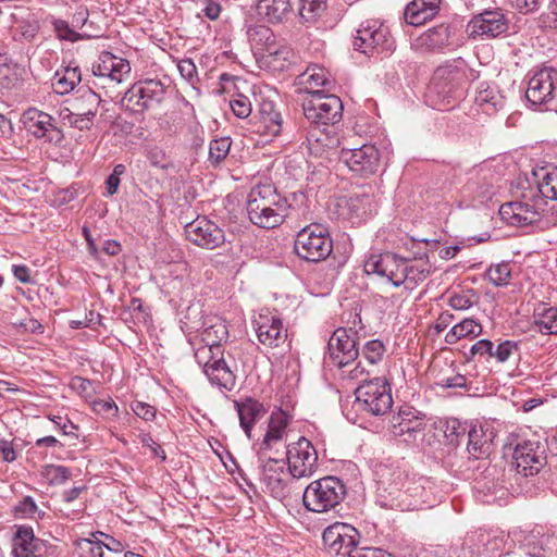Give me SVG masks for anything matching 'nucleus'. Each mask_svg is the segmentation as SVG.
<instances>
[{
    "label": "nucleus",
    "mask_w": 557,
    "mask_h": 557,
    "mask_svg": "<svg viewBox=\"0 0 557 557\" xmlns=\"http://www.w3.org/2000/svg\"><path fill=\"white\" fill-rule=\"evenodd\" d=\"M306 202L304 193H293L283 197L270 182L255 185L248 195L247 213L249 220L262 228H274L288 216L304 211Z\"/></svg>",
    "instance_id": "f257e3e1"
},
{
    "label": "nucleus",
    "mask_w": 557,
    "mask_h": 557,
    "mask_svg": "<svg viewBox=\"0 0 557 557\" xmlns=\"http://www.w3.org/2000/svg\"><path fill=\"white\" fill-rule=\"evenodd\" d=\"M346 495V486L336 476H325L311 482L305 490V507L313 512H324L336 507Z\"/></svg>",
    "instance_id": "f03ea898"
},
{
    "label": "nucleus",
    "mask_w": 557,
    "mask_h": 557,
    "mask_svg": "<svg viewBox=\"0 0 557 557\" xmlns=\"http://www.w3.org/2000/svg\"><path fill=\"white\" fill-rule=\"evenodd\" d=\"M195 359L202 367L211 384L228 392L235 388L236 375L226 363L222 347H211L202 343L195 350Z\"/></svg>",
    "instance_id": "7ed1b4c3"
},
{
    "label": "nucleus",
    "mask_w": 557,
    "mask_h": 557,
    "mask_svg": "<svg viewBox=\"0 0 557 557\" xmlns=\"http://www.w3.org/2000/svg\"><path fill=\"white\" fill-rule=\"evenodd\" d=\"M333 249L329 232L320 224H311L298 232L294 250L296 255L309 262L326 259Z\"/></svg>",
    "instance_id": "20e7f679"
},
{
    "label": "nucleus",
    "mask_w": 557,
    "mask_h": 557,
    "mask_svg": "<svg viewBox=\"0 0 557 557\" xmlns=\"http://www.w3.org/2000/svg\"><path fill=\"white\" fill-rule=\"evenodd\" d=\"M352 46L364 54L391 52L395 49V40L388 26L379 20L362 22L354 37Z\"/></svg>",
    "instance_id": "39448f33"
},
{
    "label": "nucleus",
    "mask_w": 557,
    "mask_h": 557,
    "mask_svg": "<svg viewBox=\"0 0 557 557\" xmlns=\"http://www.w3.org/2000/svg\"><path fill=\"white\" fill-rule=\"evenodd\" d=\"M355 395L359 407L373 416H383L393 406L391 386L384 377L363 380Z\"/></svg>",
    "instance_id": "423d86ee"
},
{
    "label": "nucleus",
    "mask_w": 557,
    "mask_h": 557,
    "mask_svg": "<svg viewBox=\"0 0 557 557\" xmlns=\"http://www.w3.org/2000/svg\"><path fill=\"white\" fill-rule=\"evenodd\" d=\"M166 86L159 79L135 83L123 96L122 107L132 112H144L159 106L165 98Z\"/></svg>",
    "instance_id": "0eeeda50"
},
{
    "label": "nucleus",
    "mask_w": 557,
    "mask_h": 557,
    "mask_svg": "<svg viewBox=\"0 0 557 557\" xmlns=\"http://www.w3.org/2000/svg\"><path fill=\"white\" fill-rule=\"evenodd\" d=\"M306 119L315 125L338 123L343 116V102L333 94L314 92L302 101Z\"/></svg>",
    "instance_id": "6e6552de"
},
{
    "label": "nucleus",
    "mask_w": 557,
    "mask_h": 557,
    "mask_svg": "<svg viewBox=\"0 0 557 557\" xmlns=\"http://www.w3.org/2000/svg\"><path fill=\"white\" fill-rule=\"evenodd\" d=\"M546 446L539 440H520L512 451V466L525 478L533 476L546 465Z\"/></svg>",
    "instance_id": "1a4fd4ad"
},
{
    "label": "nucleus",
    "mask_w": 557,
    "mask_h": 557,
    "mask_svg": "<svg viewBox=\"0 0 557 557\" xmlns=\"http://www.w3.org/2000/svg\"><path fill=\"white\" fill-rule=\"evenodd\" d=\"M283 457L289 474L295 479L310 476L317 468V450L306 437H300L297 442L285 446Z\"/></svg>",
    "instance_id": "9d476101"
},
{
    "label": "nucleus",
    "mask_w": 557,
    "mask_h": 557,
    "mask_svg": "<svg viewBox=\"0 0 557 557\" xmlns=\"http://www.w3.org/2000/svg\"><path fill=\"white\" fill-rule=\"evenodd\" d=\"M364 272L385 277L395 287L406 283V259L393 252H370L364 261Z\"/></svg>",
    "instance_id": "9b49d317"
},
{
    "label": "nucleus",
    "mask_w": 557,
    "mask_h": 557,
    "mask_svg": "<svg viewBox=\"0 0 557 557\" xmlns=\"http://www.w3.org/2000/svg\"><path fill=\"white\" fill-rule=\"evenodd\" d=\"M259 476L267 491L275 498L286 496L287 473L284 457L268 456L267 453L258 451Z\"/></svg>",
    "instance_id": "f8f14e48"
},
{
    "label": "nucleus",
    "mask_w": 557,
    "mask_h": 557,
    "mask_svg": "<svg viewBox=\"0 0 557 557\" xmlns=\"http://www.w3.org/2000/svg\"><path fill=\"white\" fill-rule=\"evenodd\" d=\"M377 492L381 506L386 508H401L399 497L405 485L407 474L399 467L380 465L376 469Z\"/></svg>",
    "instance_id": "ddd939ff"
},
{
    "label": "nucleus",
    "mask_w": 557,
    "mask_h": 557,
    "mask_svg": "<svg viewBox=\"0 0 557 557\" xmlns=\"http://www.w3.org/2000/svg\"><path fill=\"white\" fill-rule=\"evenodd\" d=\"M327 349L336 366H348L359 356L357 331L354 327L336 329L329 339Z\"/></svg>",
    "instance_id": "4468645a"
},
{
    "label": "nucleus",
    "mask_w": 557,
    "mask_h": 557,
    "mask_svg": "<svg viewBox=\"0 0 557 557\" xmlns=\"http://www.w3.org/2000/svg\"><path fill=\"white\" fill-rule=\"evenodd\" d=\"M341 160L351 172L368 177L379 170L381 157L375 146L366 144L359 148L342 149Z\"/></svg>",
    "instance_id": "2eb2a0df"
},
{
    "label": "nucleus",
    "mask_w": 557,
    "mask_h": 557,
    "mask_svg": "<svg viewBox=\"0 0 557 557\" xmlns=\"http://www.w3.org/2000/svg\"><path fill=\"white\" fill-rule=\"evenodd\" d=\"M185 234L189 242L205 249H215L225 243L224 231L206 216L186 224Z\"/></svg>",
    "instance_id": "dca6fc26"
},
{
    "label": "nucleus",
    "mask_w": 557,
    "mask_h": 557,
    "mask_svg": "<svg viewBox=\"0 0 557 557\" xmlns=\"http://www.w3.org/2000/svg\"><path fill=\"white\" fill-rule=\"evenodd\" d=\"M27 131L36 138H46L52 144H60L64 139L63 132L57 126L54 117L36 108L28 109L24 115Z\"/></svg>",
    "instance_id": "f3484780"
},
{
    "label": "nucleus",
    "mask_w": 557,
    "mask_h": 557,
    "mask_svg": "<svg viewBox=\"0 0 557 557\" xmlns=\"http://www.w3.org/2000/svg\"><path fill=\"white\" fill-rule=\"evenodd\" d=\"M359 536L357 529L350 524L337 522L323 531L322 540L330 553L347 557L346 552L357 544Z\"/></svg>",
    "instance_id": "a211bd4d"
},
{
    "label": "nucleus",
    "mask_w": 557,
    "mask_h": 557,
    "mask_svg": "<svg viewBox=\"0 0 557 557\" xmlns=\"http://www.w3.org/2000/svg\"><path fill=\"white\" fill-rule=\"evenodd\" d=\"M557 71L553 67H544L536 71L529 79L525 90L527 100L533 106L546 103L553 98Z\"/></svg>",
    "instance_id": "6ab92c4d"
},
{
    "label": "nucleus",
    "mask_w": 557,
    "mask_h": 557,
    "mask_svg": "<svg viewBox=\"0 0 557 557\" xmlns=\"http://www.w3.org/2000/svg\"><path fill=\"white\" fill-rule=\"evenodd\" d=\"M470 36L473 38H495L508 29V22L499 11H484L469 23Z\"/></svg>",
    "instance_id": "aec40b11"
},
{
    "label": "nucleus",
    "mask_w": 557,
    "mask_h": 557,
    "mask_svg": "<svg viewBox=\"0 0 557 557\" xmlns=\"http://www.w3.org/2000/svg\"><path fill=\"white\" fill-rule=\"evenodd\" d=\"M253 329L261 344L268 347H277L287 337V330L282 320L271 313H260L252 321Z\"/></svg>",
    "instance_id": "412c9836"
},
{
    "label": "nucleus",
    "mask_w": 557,
    "mask_h": 557,
    "mask_svg": "<svg viewBox=\"0 0 557 557\" xmlns=\"http://www.w3.org/2000/svg\"><path fill=\"white\" fill-rule=\"evenodd\" d=\"M91 72L99 79L121 83L126 75H129L131 65L127 60L103 51L100 53L98 61L92 64Z\"/></svg>",
    "instance_id": "4be33fe9"
},
{
    "label": "nucleus",
    "mask_w": 557,
    "mask_h": 557,
    "mask_svg": "<svg viewBox=\"0 0 557 557\" xmlns=\"http://www.w3.org/2000/svg\"><path fill=\"white\" fill-rule=\"evenodd\" d=\"M255 132L268 137H276L283 128V117L276 110L275 103L269 99H262L258 112L253 116Z\"/></svg>",
    "instance_id": "5701e85b"
},
{
    "label": "nucleus",
    "mask_w": 557,
    "mask_h": 557,
    "mask_svg": "<svg viewBox=\"0 0 557 557\" xmlns=\"http://www.w3.org/2000/svg\"><path fill=\"white\" fill-rule=\"evenodd\" d=\"M289 421V416L283 410L273 411L270 416L268 430L258 451L267 453L275 450V454H277L280 451L278 446H283L287 437Z\"/></svg>",
    "instance_id": "b1692460"
},
{
    "label": "nucleus",
    "mask_w": 557,
    "mask_h": 557,
    "mask_svg": "<svg viewBox=\"0 0 557 557\" xmlns=\"http://www.w3.org/2000/svg\"><path fill=\"white\" fill-rule=\"evenodd\" d=\"M423 418L418 416V411L412 407H401L397 414H394L389 421V429L394 436H407L405 441L416 437L417 433L424 430Z\"/></svg>",
    "instance_id": "393cba45"
},
{
    "label": "nucleus",
    "mask_w": 557,
    "mask_h": 557,
    "mask_svg": "<svg viewBox=\"0 0 557 557\" xmlns=\"http://www.w3.org/2000/svg\"><path fill=\"white\" fill-rule=\"evenodd\" d=\"M498 213L503 221L513 226H527L540 220V213L534 206L522 201L503 203Z\"/></svg>",
    "instance_id": "a878e982"
},
{
    "label": "nucleus",
    "mask_w": 557,
    "mask_h": 557,
    "mask_svg": "<svg viewBox=\"0 0 557 557\" xmlns=\"http://www.w3.org/2000/svg\"><path fill=\"white\" fill-rule=\"evenodd\" d=\"M247 37L256 58L261 61L267 53L277 55L276 37L271 28L264 25H253L247 29Z\"/></svg>",
    "instance_id": "bb28decb"
},
{
    "label": "nucleus",
    "mask_w": 557,
    "mask_h": 557,
    "mask_svg": "<svg viewBox=\"0 0 557 557\" xmlns=\"http://www.w3.org/2000/svg\"><path fill=\"white\" fill-rule=\"evenodd\" d=\"M234 407L238 413L242 429L248 438H250L253 425L265 416L268 408L262 403L251 397L235 400Z\"/></svg>",
    "instance_id": "cd10ccee"
},
{
    "label": "nucleus",
    "mask_w": 557,
    "mask_h": 557,
    "mask_svg": "<svg viewBox=\"0 0 557 557\" xmlns=\"http://www.w3.org/2000/svg\"><path fill=\"white\" fill-rule=\"evenodd\" d=\"M332 84L327 72L324 67L319 65L308 66L301 74L296 78V86L299 92L307 94L308 97L314 92H324L319 89L320 87H326Z\"/></svg>",
    "instance_id": "c85d7f7f"
},
{
    "label": "nucleus",
    "mask_w": 557,
    "mask_h": 557,
    "mask_svg": "<svg viewBox=\"0 0 557 557\" xmlns=\"http://www.w3.org/2000/svg\"><path fill=\"white\" fill-rule=\"evenodd\" d=\"M441 0H412L404 12L407 24L420 26L436 16L440 11Z\"/></svg>",
    "instance_id": "c756f323"
},
{
    "label": "nucleus",
    "mask_w": 557,
    "mask_h": 557,
    "mask_svg": "<svg viewBox=\"0 0 557 557\" xmlns=\"http://www.w3.org/2000/svg\"><path fill=\"white\" fill-rule=\"evenodd\" d=\"M451 30L449 25L440 24L422 33L416 40L418 49L428 51L442 50L450 45Z\"/></svg>",
    "instance_id": "7c9ffc66"
},
{
    "label": "nucleus",
    "mask_w": 557,
    "mask_h": 557,
    "mask_svg": "<svg viewBox=\"0 0 557 557\" xmlns=\"http://www.w3.org/2000/svg\"><path fill=\"white\" fill-rule=\"evenodd\" d=\"M40 540L34 534L29 525H17L13 537L14 557H29L38 549Z\"/></svg>",
    "instance_id": "2f4dec72"
},
{
    "label": "nucleus",
    "mask_w": 557,
    "mask_h": 557,
    "mask_svg": "<svg viewBox=\"0 0 557 557\" xmlns=\"http://www.w3.org/2000/svg\"><path fill=\"white\" fill-rule=\"evenodd\" d=\"M290 10L289 0H259L256 11L268 23H280Z\"/></svg>",
    "instance_id": "473e14b6"
},
{
    "label": "nucleus",
    "mask_w": 557,
    "mask_h": 557,
    "mask_svg": "<svg viewBox=\"0 0 557 557\" xmlns=\"http://www.w3.org/2000/svg\"><path fill=\"white\" fill-rule=\"evenodd\" d=\"M81 81L82 73L79 66L69 65L54 73L51 79V85L57 94L66 95L71 92Z\"/></svg>",
    "instance_id": "72a5a7b5"
},
{
    "label": "nucleus",
    "mask_w": 557,
    "mask_h": 557,
    "mask_svg": "<svg viewBox=\"0 0 557 557\" xmlns=\"http://www.w3.org/2000/svg\"><path fill=\"white\" fill-rule=\"evenodd\" d=\"M492 433L490 436L486 435L483 426L473 425L468 431V446L467 449L469 454L474 459L483 458L484 456H488L491 453L492 445Z\"/></svg>",
    "instance_id": "f704fd0d"
},
{
    "label": "nucleus",
    "mask_w": 557,
    "mask_h": 557,
    "mask_svg": "<svg viewBox=\"0 0 557 557\" xmlns=\"http://www.w3.org/2000/svg\"><path fill=\"white\" fill-rule=\"evenodd\" d=\"M77 94L73 108L78 112V115L96 116L101 102L100 96L89 87L78 89Z\"/></svg>",
    "instance_id": "c9c22d12"
},
{
    "label": "nucleus",
    "mask_w": 557,
    "mask_h": 557,
    "mask_svg": "<svg viewBox=\"0 0 557 557\" xmlns=\"http://www.w3.org/2000/svg\"><path fill=\"white\" fill-rule=\"evenodd\" d=\"M475 102L486 111H497L505 106V97L495 87L482 83L479 86Z\"/></svg>",
    "instance_id": "e433bc0d"
},
{
    "label": "nucleus",
    "mask_w": 557,
    "mask_h": 557,
    "mask_svg": "<svg viewBox=\"0 0 557 557\" xmlns=\"http://www.w3.org/2000/svg\"><path fill=\"white\" fill-rule=\"evenodd\" d=\"M534 324L543 334H557V308L539 305L534 310Z\"/></svg>",
    "instance_id": "4c0bfd02"
},
{
    "label": "nucleus",
    "mask_w": 557,
    "mask_h": 557,
    "mask_svg": "<svg viewBox=\"0 0 557 557\" xmlns=\"http://www.w3.org/2000/svg\"><path fill=\"white\" fill-rule=\"evenodd\" d=\"M482 333V325L473 319H463L455 324L445 335V342L449 345L457 343L459 339L473 336L476 337Z\"/></svg>",
    "instance_id": "58836bf2"
},
{
    "label": "nucleus",
    "mask_w": 557,
    "mask_h": 557,
    "mask_svg": "<svg viewBox=\"0 0 557 557\" xmlns=\"http://www.w3.org/2000/svg\"><path fill=\"white\" fill-rule=\"evenodd\" d=\"M299 17L305 23H314L324 15L327 10V0H298Z\"/></svg>",
    "instance_id": "ea45409f"
},
{
    "label": "nucleus",
    "mask_w": 557,
    "mask_h": 557,
    "mask_svg": "<svg viewBox=\"0 0 557 557\" xmlns=\"http://www.w3.org/2000/svg\"><path fill=\"white\" fill-rule=\"evenodd\" d=\"M537 177V188L541 195L550 200H557V169L550 171L541 169L534 172Z\"/></svg>",
    "instance_id": "a19ab883"
},
{
    "label": "nucleus",
    "mask_w": 557,
    "mask_h": 557,
    "mask_svg": "<svg viewBox=\"0 0 557 557\" xmlns=\"http://www.w3.org/2000/svg\"><path fill=\"white\" fill-rule=\"evenodd\" d=\"M432 273V265L429 260L416 259L410 262L406 259V269L404 275L406 283L416 285L418 282L425 280Z\"/></svg>",
    "instance_id": "79ce46f5"
},
{
    "label": "nucleus",
    "mask_w": 557,
    "mask_h": 557,
    "mask_svg": "<svg viewBox=\"0 0 557 557\" xmlns=\"http://www.w3.org/2000/svg\"><path fill=\"white\" fill-rule=\"evenodd\" d=\"M228 337L227 326L222 320L207 326L201 333V342L211 347H222L221 343Z\"/></svg>",
    "instance_id": "37998d69"
},
{
    "label": "nucleus",
    "mask_w": 557,
    "mask_h": 557,
    "mask_svg": "<svg viewBox=\"0 0 557 557\" xmlns=\"http://www.w3.org/2000/svg\"><path fill=\"white\" fill-rule=\"evenodd\" d=\"M307 141L310 151L318 154L325 148H333L336 144V138L329 136V134L323 131L314 128L308 132Z\"/></svg>",
    "instance_id": "c03bdc74"
},
{
    "label": "nucleus",
    "mask_w": 557,
    "mask_h": 557,
    "mask_svg": "<svg viewBox=\"0 0 557 557\" xmlns=\"http://www.w3.org/2000/svg\"><path fill=\"white\" fill-rule=\"evenodd\" d=\"M277 55H270L267 53L265 57L261 60L268 66H271L273 70L283 71L290 64V58L293 57V51L290 48L282 45H276Z\"/></svg>",
    "instance_id": "a18cd8bd"
},
{
    "label": "nucleus",
    "mask_w": 557,
    "mask_h": 557,
    "mask_svg": "<svg viewBox=\"0 0 557 557\" xmlns=\"http://www.w3.org/2000/svg\"><path fill=\"white\" fill-rule=\"evenodd\" d=\"M231 145L232 141L230 137H221L211 140L209 146V161L214 165H219L227 157Z\"/></svg>",
    "instance_id": "49530a36"
},
{
    "label": "nucleus",
    "mask_w": 557,
    "mask_h": 557,
    "mask_svg": "<svg viewBox=\"0 0 557 557\" xmlns=\"http://www.w3.org/2000/svg\"><path fill=\"white\" fill-rule=\"evenodd\" d=\"M511 275V267L509 262H500L493 264L486 271V276L495 286H506Z\"/></svg>",
    "instance_id": "de8ad7c7"
},
{
    "label": "nucleus",
    "mask_w": 557,
    "mask_h": 557,
    "mask_svg": "<svg viewBox=\"0 0 557 557\" xmlns=\"http://www.w3.org/2000/svg\"><path fill=\"white\" fill-rule=\"evenodd\" d=\"M385 346L380 339H372L363 346L362 355L371 364H376L385 354Z\"/></svg>",
    "instance_id": "09e8293b"
},
{
    "label": "nucleus",
    "mask_w": 557,
    "mask_h": 557,
    "mask_svg": "<svg viewBox=\"0 0 557 557\" xmlns=\"http://www.w3.org/2000/svg\"><path fill=\"white\" fill-rule=\"evenodd\" d=\"M42 474L50 484H62L70 478V471L66 467L55 465L45 466Z\"/></svg>",
    "instance_id": "8fccbe9b"
},
{
    "label": "nucleus",
    "mask_w": 557,
    "mask_h": 557,
    "mask_svg": "<svg viewBox=\"0 0 557 557\" xmlns=\"http://www.w3.org/2000/svg\"><path fill=\"white\" fill-rule=\"evenodd\" d=\"M52 26H53L55 36L60 40H67V41L74 42V41L82 39V36L78 33H76L75 30H73L70 27L69 23L64 20L53 18Z\"/></svg>",
    "instance_id": "3c124183"
},
{
    "label": "nucleus",
    "mask_w": 557,
    "mask_h": 557,
    "mask_svg": "<svg viewBox=\"0 0 557 557\" xmlns=\"http://www.w3.org/2000/svg\"><path fill=\"white\" fill-rule=\"evenodd\" d=\"M233 113L239 119L248 117L252 112L251 102L248 97L239 94L230 101Z\"/></svg>",
    "instance_id": "603ef678"
},
{
    "label": "nucleus",
    "mask_w": 557,
    "mask_h": 557,
    "mask_svg": "<svg viewBox=\"0 0 557 557\" xmlns=\"http://www.w3.org/2000/svg\"><path fill=\"white\" fill-rule=\"evenodd\" d=\"M519 557H548L549 550L546 549L539 541H528L519 547Z\"/></svg>",
    "instance_id": "864d4df0"
},
{
    "label": "nucleus",
    "mask_w": 557,
    "mask_h": 557,
    "mask_svg": "<svg viewBox=\"0 0 557 557\" xmlns=\"http://www.w3.org/2000/svg\"><path fill=\"white\" fill-rule=\"evenodd\" d=\"M347 557H394L392 554L376 547L359 546L358 543L346 552Z\"/></svg>",
    "instance_id": "5fc2aeb1"
},
{
    "label": "nucleus",
    "mask_w": 557,
    "mask_h": 557,
    "mask_svg": "<svg viewBox=\"0 0 557 557\" xmlns=\"http://www.w3.org/2000/svg\"><path fill=\"white\" fill-rule=\"evenodd\" d=\"M146 157L150 164L154 168L166 170L171 165L169 157L166 156L164 150L157 146L148 148Z\"/></svg>",
    "instance_id": "6e6d98bb"
},
{
    "label": "nucleus",
    "mask_w": 557,
    "mask_h": 557,
    "mask_svg": "<svg viewBox=\"0 0 557 557\" xmlns=\"http://www.w3.org/2000/svg\"><path fill=\"white\" fill-rule=\"evenodd\" d=\"M39 30V25L36 21H23L15 29L14 37L20 36L21 39L32 41Z\"/></svg>",
    "instance_id": "4d7b16f0"
},
{
    "label": "nucleus",
    "mask_w": 557,
    "mask_h": 557,
    "mask_svg": "<svg viewBox=\"0 0 557 557\" xmlns=\"http://www.w3.org/2000/svg\"><path fill=\"white\" fill-rule=\"evenodd\" d=\"M79 548L84 552L85 557H102L103 543L90 539H82L77 543Z\"/></svg>",
    "instance_id": "13d9d810"
},
{
    "label": "nucleus",
    "mask_w": 557,
    "mask_h": 557,
    "mask_svg": "<svg viewBox=\"0 0 557 557\" xmlns=\"http://www.w3.org/2000/svg\"><path fill=\"white\" fill-rule=\"evenodd\" d=\"M38 507L30 496H25L14 506V513L21 515L27 518H34V515L37 512Z\"/></svg>",
    "instance_id": "bf43d9fd"
},
{
    "label": "nucleus",
    "mask_w": 557,
    "mask_h": 557,
    "mask_svg": "<svg viewBox=\"0 0 557 557\" xmlns=\"http://www.w3.org/2000/svg\"><path fill=\"white\" fill-rule=\"evenodd\" d=\"M131 408L137 417L146 421H152L156 417V408L147 403L135 400L131 404Z\"/></svg>",
    "instance_id": "052dcab7"
},
{
    "label": "nucleus",
    "mask_w": 557,
    "mask_h": 557,
    "mask_svg": "<svg viewBox=\"0 0 557 557\" xmlns=\"http://www.w3.org/2000/svg\"><path fill=\"white\" fill-rule=\"evenodd\" d=\"M49 419L63 433V435L77 437L76 431L78 426L66 417L50 416Z\"/></svg>",
    "instance_id": "680f3d73"
},
{
    "label": "nucleus",
    "mask_w": 557,
    "mask_h": 557,
    "mask_svg": "<svg viewBox=\"0 0 557 557\" xmlns=\"http://www.w3.org/2000/svg\"><path fill=\"white\" fill-rule=\"evenodd\" d=\"M518 349V343L512 341H505L500 343L496 350L493 351V356L495 357L499 362H505L509 359L511 354Z\"/></svg>",
    "instance_id": "e2e57ef3"
},
{
    "label": "nucleus",
    "mask_w": 557,
    "mask_h": 557,
    "mask_svg": "<svg viewBox=\"0 0 557 557\" xmlns=\"http://www.w3.org/2000/svg\"><path fill=\"white\" fill-rule=\"evenodd\" d=\"M436 384L442 388H463L467 386V379L462 374H455L453 376L441 377Z\"/></svg>",
    "instance_id": "0e129e2a"
},
{
    "label": "nucleus",
    "mask_w": 557,
    "mask_h": 557,
    "mask_svg": "<svg viewBox=\"0 0 557 557\" xmlns=\"http://www.w3.org/2000/svg\"><path fill=\"white\" fill-rule=\"evenodd\" d=\"M139 441L143 444V446H146L150 448L152 454L157 457H160L162 460L166 459L165 451L163 448L153 441V438L148 433H141L139 434Z\"/></svg>",
    "instance_id": "69168bd1"
},
{
    "label": "nucleus",
    "mask_w": 557,
    "mask_h": 557,
    "mask_svg": "<svg viewBox=\"0 0 557 557\" xmlns=\"http://www.w3.org/2000/svg\"><path fill=\"white\" fill-rule=\"evenodd\" d=\"M177 69L180 71L181 76L188 82H191L197 75L196 65L190 59L181 60L177 63Z\"/></svg>",
    "instance_id": "338daca9"
},
{
    "label": "nucleus",
    "mask_w": 557,
    "mask_h": 557,
    "mask_svg": "<svg viewBox=\"0 0 557 557\" xmlns=\"http://www.w3.org/2000/svg\"><path fill=\"white\" fill-rule=\"evenodd\" d=\"M448 302L449 306L455 310H466L473 305V301L470 299V297L459 294L453 295Z\"/></svg>",
    "instance_id": "774afa93"
}]
</instances>
